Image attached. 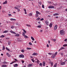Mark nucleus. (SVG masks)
<instances>
[{"label":"nucleus","instance_id":"62","mask_svg":"<svg viewBox=\"0 0 67 67\" xmlns=\"http://www.w3.org/2000/svg\"><path fill=\"white\" fill-rule=\"evenodd\" d=\"M48 54H49V55H51L52 53H48Z\"/></svg>","mask_w":67,"mask_h":67},{"label":"nucleus","instance_id":"15","mask_svg":"<svg viewBox=\"0 0 67 67\" xmlns=\"http://www.w3.org/2000/svg\"><path fill=\"white\" fill-rule=\"evenodd\" d=\"M7 1H5L4 2L3 4H7Z\"/></svg>","mask_w":67,"mask_h":67},{"label":"nucleus","instance_id":"14","mask_svg":"<svg viewBox=\"0 0 67 67\" xmlns=\"http://www.w3.org/2000/svg\"><path fill=\"white\" fill-rule=\"evenodd\" d=\"M18 66V65L17 64H15L14 65V67H17Z\"/></svg>","mask_w":67,"mask_h":67},{"label":"nucleus","instance_id":"64","mask_svg":"<svg viewBox=\"0 0 67 67\" xmlns=\"http://www.w3.org/2000/svg\"><path fill=\"white\" fill-rule=\"evenodd\" d=\"M18 42H21V40H18Z\"/></svg>","mask_w":67,"mask_h":67},{"label":"nucleus","instance_id":"16","mask_svg":"<svg viewBox=\"0 0 67 67\" xmlns=\"http://www.w3.org/2000/svg\"><path fill=\"white\" fill-rule=\"evenodd\" d=\"M7 66L6 65H2V67H7Z\"/></svg>","mask_w":67,"mask_h":67},{"label":"nucleus","instance_id":"45","mask_svg":"<svg viewBox=\"0 0 67 67\" xmlns=\"http://www.w3.org/2000/svg\"><path fill=\"white\" fill-rule=\"evenodd\" d=\"M42 7L43 8H44V4H43L42 5Z\"/></svg>","mask_w":67,"mask_h":67},{"label":"nucleus","instance_id":"39","mask_svg":"<svg viewBox=\"0 0 67 67\" xmlns=\"http://www.w3.org/2000/svg\"><path fill=\"white\" fill-rule=\"evenodd\" d=\"M37 27H39V28H41V26L40 25H39L38 26H37Z\"/></svg>","mask_w":67,"mask_h":67},{"label":"nucleus","instance_id":"8","mask_svg":"<svg viewBox=\"0 0 67 67\" xmlns=\"http://www.w3.org/2000/svg\"><path fill=\"white\" fill-rule=\"evenodd\" d=\"M36 14H39V15H41V13H40L38 11H36Z\"/></svg>","mask_w":67,"mask_h":67},{"label":"nucleus","instance_id":"49","mask_svg":"<svg viewBox=\"0 0 67 67\" xmlns=\"http://www.w3.org/2000/svg\"><path fill=\"white\" fill-rule=\"evenodd\" d=\"M29 45H32V43L30 42H29Z\"/></svg>","mask_w":67,"mask_h":67},{"label":"nucleus","instance_id":"5","mask_svg":"<svg viewBox=\"0 0 67 67\" xmlns=\"http://www.w3.org/2000/svg\"><path fill=\"white\" fill-rule=\"evenodd\" d=\"M55 7L54 6H49L48 7V8L49 9H54Z\"/></svg>","mask_w":67,"mask_h":67},{"label":"nucleus","instance_id":"52","mask_svg":"<svg viewBox=\"0 0 67 67\" xmlns=\"http://www.w3.org/2000/svg\"><path fill=\"white\" fill-rule=\"evenodd\" d=\"M3 64H7V62H4L3 63Z\"/></svg>","mask_w":67,"mask_h":67},{"label":"nucleus","instance_id":"44","mask_svg":"<svg viewBox=\"0 0 67 67\" xmlns=\"http://www.w3.org/2000/svg\"><path fill=\"white\" fill-rule=\"evenodd\" d=\"M36 20H40V18H37L36 19Z\"/></svg>","mask_w":67,"mask_h":67},{"label":"nucleus","instance_id":"19","mask_svg":"<svg viewBox=\"0 0 67 67\" xmlns=\"http://www.w3.org/2000/svg\"><path fill=\"white\" fill-rule=\"evenodd\" d=\"M38 54H37L36 53H34L32 54V55H38Z\"/></svg>","mask_w":67,"mask_h":67},{"label":"nucleus","instance_id":"33","mask_svg":"<svg viewBox=\"0 0 67 67\" xmlns=\"http://www.w3.org/2000/svg\"><path fill=\"white\" fill-rule=\"evenodd\" d=\"M26 26H29V27H31V26L30 25H29L28 24H27L26 25Z\"/></svg>","mask_w":67,"mask_h":67},{"label":"nucleus","instance_id":"27","mask_svg":"<svg viewBox=\"0 0 67 67\" xmlns=\"http://www.w3.org/2000/svg\"><path fill=\"white\" fill-rule=\"evenodd\" d=\"M6 49L8 51H10V49H9L8 48H7V47H6Z\"/></svg>","mask_w":67,"mask_h":67},{"label":"nucleus","instance_id":"48","mask_svg":"<svg viewBox=\"0 0 67 67\" xmlns=\"http://www.w3.org/2000/svg\"><path fill=\"white\" fill-rule=\"evenodd\" d=\"M64 47H62L61 48H60V49H61V50H62V49H64Z\"/></svg>","mask_w":67,"mask_h":67},{"label":"nucleus","instance_id":"20","mask_svg":"<svg viewBox=\"0 0 67 67\" xmlns=\"http://www.w3.org/2000/svg\"><path fill=\"white\" fill-rule=\"evenodd\" d=\"M43 66H45V62L44 61L43 62Z\"/></svg>","mask_w":67,"mask_h":67},{"label":"nucleus","instance_id":"35","mask_svg":"<svg viewBox=\"0 0 67 67\" xmlns=\"http://www.w3.org/2000/svg\"><path fill=\"white\" fill-rule=\"evenodd\" d=\"M22 30L23 31L24 33H26L27 32L26 31H25L24 29H23Z\"/></svg>","mask_w":67,"mask_h":67},{"label":"nucleus","instance_id":"13","mask_svg":"<svg viewBox=\"0 0 67 67\" xmlns=\"http://www.w3.org/2000/svg\"><path fill=\"white\" fill-rule=\"evenodd\" d=\"M10 20L11 21H15L16 20L15 19L13 18H11L10 19Z\"/></svg>","mask_w":67,"mask_h":67},{"label":"nucleus","instance_id":"61","mask_svg":"<svg viewBox=\"0 0 67 67\" xmlns=\"http://www.w3.org/2000/svg\"><path fill=\"white\" fill-rule=\"evenodd\" d=\"M25 13L26 14H27V12H26H26H25Z\"/></svg>","mask_w":67,"mask_h":67},{"label":"nucleus","instance_id":"21","mask_svg":"<svg viewBox=\"0 0 67 67\" xmlns=\"http://www.w3.org/2000/svg\"><path fill=\"white\" fill-rule=\"evenodd\" d=\"M25 38H29V37H27L26 35H25V36H24Z\"/></svg>","mask_w":67,"mask_h":67},{"label":"nucleus","instance_id":"11","mask_svg":"<svg viewBox=\"0 0 67 67\" xmlns=\"http://www.w3.org/2000/svg\"><path fill=\"white\" fill-rule=\"evenodd\" d=\"M65 64V62H64L62 63H61L60 64L61 65H64Z\"/></svg>","mask_w":67,"mask_h":67},{"label":"nucleus","instance_id":"60","mask_svg":"<svg viewBox=\"0 0 67 67\" xmlns=\"http://www.w3.org/2000/svg\"><path fill=\"white\" fill-rule=\"evenodd\" d=\"M51 66H53V62H52L51 63Z\"/></svg>","mask_w":67,"mask_h":67},{"label":"nucleus","instance_id":"24","mask_svg":"<svg viewBox=\"0 0 67 67\" xmlns=\"http://www.w3.org/2000/svg\"><path fill=\"white\" fill-rule=\"evenodd\" d=\"M52 24H50L49 25V26L50 27H52Z\"/></svg>","mask_w":67,"mask_h":67},{"label":"nucleus","instance_id":"34","mask_svg":"<svg viewBox=\"0 0 67 67\" xmlns=\"http://www.w3.org/2000/svg\"><path fill=\"white\" fill-rule=\"evenodd\" d=\"M14 27V26H11V29H13Z\"/></svg>","mask_w":67,"mask_h":67},{"label":"nucleus","instance_id":"55","mask_svg":"<svg viewBox=\"0 0 67 67\" xmlns=\"http://www.w3.org/2000/svg\"><path fill=\"white\" fill-rule=\"evenodd\" d=\"M22 63L23 64L24 63V61L23 60L22 61Z\"/></svg>","mask_w":67,"mask_h":67},{"label":"nucleus","instance_id":"32","mask_svg":"<svg viewBox=\"0 0 67 67\" xmlns=\"http://www.w3.org/2000/svg\"><path fill=\"white\" fill-rule=\"evenodd\" d=\"M22 35H23V36H24V37L25 36V33H24V32H23Z\"/></svg>","mask_w":67,"mask_h":67},{"label":"nucleus","instance_id":"1","mask_svg":"<svg viewBox=\"0 0 67 67\" xmlns=\"http://www.w3.org/2000/svg\"><path fill=\"white\" fill-rule=\"evenodd\" d=\"M10 32L11 33H13V34H15V36H17V37H19L20 36V35L19 34H16V32H15L14 31H10Z\"/></svg>","mask_w":67,"mask_h":67},{"label":"nucleus","instance_id":"2","mask_svg":"<svg viewBox=\"0 0 67 67\" xmlns=\"http://www.w3.org/2000/svg\"><path fill=\"white\" fill-rule=\"evenodd\" d=\"M16 7L14 8V9L17 10V11L18 12H20V9H19V8H20V7L19 5H16Z\"/></svg>","mask_w":67,"mask_h":67},{"label":"nucleus","instance_id":"10","mask_svg":"<svg viewBox=\"0 0 67 67\" xmlns=\"http://www.w3.org/2000/svg\"><path fill=\"white\" fill-rule=\"evenodd\" d=\"M6 55L9 57H11V55H10V54H9L8 53H6Z\"/></svg>","mask_w":67,"mask_h":67},{"label":"nucleus","instance_id":"38","mask_svg":"<svg viewBox=\"0 0 67 67\" xmlns=\"http://www.w3.org/2000/svg\"><path fill=\"white\" fill-rule=\"evenodd\" d=\"M67 46V44L64 45L63 46V47H65V46Z\"/></svg>","mask_w":67,"mask_h":67},{"label":"nucleus","instance_id":"37","mask_svg":"<svg viewBox=\"0 0 67 67\" xmlns=\"http://www.w3.org/2000/svg\"><path fill=\"white\" fill-rule=\"evenodd\" d=\"M27 48L28 50L29 49H32V48Z\"/></svg>","mask_w":67,"mask_h":67},{"label":"nucleus","instance_id":"26","mask_svg":"<svg viewBox=\"0 0 67 67\" xmlns=\"http://www.w3.org/2000/svg\"><path fill=\"white\" fill-rule=\"evenodd\" d=\"M0 37L1 38H3V37H4V35H2Z\"/></svg>","mask_w":67,"mask_h":67},{"label":"nucleus","instance_id":"57","mask_svg":"<svg viewBox=\"0 0 67 67\" xmlns=\"http://www.w3.org/2000/svg\"><path fill=\"white\" fill-rule=\"evenodd\" d=\"M67 41V39H65V40H64V41L65 42H66V41Z\"/></svg>","mask_w":67,"mask_h":67},{"label":"nucleus","instance_id":"18","mask_svg":"<svg viewBox=\"0 0 67 67\" xmlns=\"http://www.w3.org/2000/svg\"><path fill=\"white\" fill-rule=\"evenodd\" d=\"M31 66H32V64H29L28 66V67H31Z\"/></svg>","mask_w":67,"mask_h":67},{"label":"nucleus","instance_id":"22","mask_svg":"<svg viewBox=\"0 0 67 67\" xmlns=\"http://www.w3.org/2000/svg\"><path fill=\"white\" fill-rule=\"evenodd\" d=\"M38 14H36V18H37V17H38Z\"/></svg>","mask_w":67,"mask_h":67},{"label":"nucleus","instance_id":"54","mask_svg":"<svg viewBox=\"0 0 67 67\" xmlns=\"http://www.w3.org/2000/svg\"><path fill=\"white\" fill-rule=\"evenodd\" d=\"M9 39H10V38H6V40H9Z\"/></svg>","mask_w":67,"mask_h":67},{"label":"nucleus","instance_id":"17","mask_svg":"<svg viewBox=\"0 0 67 67\" xmlns=\"http://www.w3.org/2000/svg\"><path fill=\"white\" fill-rule=\"evenodd\" d=\"M8 31L5 30V31H3V33H8Z\"/></svg>","mask_w":67,"mask_h":67},{"label":"nucleus","instance_id":"47","mask_svg":"<svg viewBox=\"0 0 67 67\" xmlns=\"http://www.w3.org/2000/svg\"><path fill=\"white\" fill-rule=\"evenodd\" d=\"M57 54V52H56L54 54L55 55V56H56Z\"/></svg>","mask_w":67,"mask_h":67},{"label":"nucleus","instance_id":"43","mask_svg":"<svg viewBox=\"0 0 67 67\" xmlns=\"http://www.w3.org/2000/svg\"><path fill=\"white\" fill-rule=\"evenodd\" d=\"M31 60L33 63L35 61L34 60V59H31Z\"/></svg>","mask_w":67,"mask_h":67},{"label":"nucleus","instance_id":"29","mask_svg":"<svg viewBox=\"0 0 67 67\" xmlns=\"http://www.w3.org/2000/svg\"><path fill=\"white\" fill-rule=\"evenodd\" d=\"M29 16H32V13H30L29 15Z\"/></svg>","mask_w":67,"mask_h":67},{"label":"nucleus","instance_id":"63","mask_svg":"<svg viewBox=\"0 0 67 67\" xmlns=\"http://www.w3.org/2000/svg\"><path fill=\"white\" fill-rule=\"evenodd\" d=\"M40 32H43V30H40Z\"/></svg>","mask_w":67,"mask_h":67},{"label":"nucleus","instance_id":"40","mask_svg":"<svg viewBox=\"0 0 67 67\" xmlns=\"http://www.w3.org/2000/svg\"><path fill=\"white\" fill-rule=\"evenodd\" d=\"M21 52L23 53H24V49L22 50H21Z\"/></svg>","mask_w":67,"mask_h":67},{"label":"nucleus","instance_id":"23","mask_svg":"<svg viewBox=\"0 0 67 67\" xmlns=\"http://www.w3.org/2000/svg\"><path fill=\"white\" fill-rule=\"evenodd\" d=\"M57 63H56L54 65V67H56L57 66Z\"/></svg>","mask_w":67,"mask_h":67},{"label":"nucleus","instance_id":"12","mask_svg":"<svg viewBox=\"0 0 67 67\" xmlns=\"http://www.w3.org/2000/svg\"><path fill=\"white\" fill-rule=\"evenodd\" d=\"M59 15V14L58 13H55L53 14V15L54 16H56L57 15Z\"/></svg>","mask_w":67,"mask_h":67},{"label":"nucleus","instance_id":"53","mask_svg":"<svg viewBox=\"0 0 67 67\" xmlns=\"http://www.w3.org/2000/svg\"><path fill=\"white\" fill-rule=\"evenodd\" d=\"M38 3L40 4H42V3L41 2H38Z\"/></svg>","mask_w":67,"mask_h":67},{"label":"nucleus","instance_id":"41","mask_svg":"<svg viewBox=\"0 0 67 67\" xmlns=\"http://www.w3.org/2000/svg\"><path fill=\"white\" fill-rule=\"evenodd\" d=\"M14 60H15V61L16 62H18V60H17V59H14Z\"/></svg>","mask_w":67,"mask_h":67},{"label":"nucleus","instance_id":"30","mask_svg":"<svg viewBox=\"0 0 67 67\" xmlns=\"http://www.w3.org/2000/svg\"><path fill=\"white\" fill-rule=\"evenodd\" d=\"M5 49V47L4 46H3L2 50H4Z\"/></svg>","mask_w":67,"mask_h":67},{"label":"nucleus","instance_id":"42","mask_svg":"<svg viewBox=\"0 0 67 67\" xmlns=\"http://www.w3.org/2000/svg\"><path fill=\"white\" fill-rule=\"evenodd\" d=\"M40 20V21H43V20H44V18H42Z\"/></svg>","mask_w":67,"mask_h":67},{"label":"nucleus","instance_id":"3","mask_svg":"<svg viewBox=\"0 0 67 67\" xmlns=\"http://www.w3.org/2000/svg\"><path fill=\"white\" fill-rule=\"evenodd\" d=\"M60 35H64L65 34V31L63 30H60Z\"/></svg>","mask_w":67,"mask_h":67},{"label":"nucleus","instance_id":"36","mask_svg":"<svg viewBox=\"0 0 67 67\" xmlns=\"http://www.w3.org/2000/svg\"><path fill=\"white\" fill-rule=\"evenodd\" d=\"M8 15L9 16H12V15L11 14H8Z\"/></svg>","mask_w":67,"mask_h":67},{"label":"nucleus","instance_id":"7","mask_svg":"<svg viewBox=\"0 0 67 67\" xmlns=\"http://www.w3.org/2000/svg\"><path fill=\"white\" fill-rule=\"evenodd\" d=\"M45 23L47 25H48L49 22L47 20H46L45 21Z\"/></svg>","mask_w":67,"mask_h":67},{"label":"nucleus","instance_id":"58","mask_svg":"<svg viewBox=\"0 0 67 67\" xmlns=\"http://www.w3.org/2000/svg\"><path fill=\"white\" fill-rule=\"evenodd\" d=\"M47 47H49V45L48 44H47Z\"/></svg>","mask_w":67,"mask_h":67},{"label":"nucleus","instance_id":"4","mask_svg":"<svg viewBox=\"0 0 67 67\" xmlns=\"http://www.w3.org/2000/svg\"><path fill=\"white\" fill-rule=\"evenodd\" d=\"M19 57L20 58H24V56L23 54L20 55L19 56Z\"/></svg>","mask_w":67,"mask_h":67},{"label":"nucleus","instance_id":"59","mask_svg":"<svg viewBox=\"0 0 67 67\" xmlns=\"http://www.w3.org/2000/svg\"><path fill=\"white\" fill-rule=\"evenodd\" d=\"M57 5V3H56L55 4H54V5Z\"/></svg>","mask_w":67,"mask_h":67},{"label":"nucleus","instance_id":"51","mask_svg":"<svg viewBox=\"0 0 67 67\" xmlns=\"http://www.w3.org/2000/svg\"><path fill=\"white\" fill-rule=\"evenodd\" d=\"M39 65L40 66H41L42 65V63H40L39 64Z\"/></svg>","mask_w":67,"mask_h":67},{"label":"nucleus","instance_id":"56","mask_svg":"<svg viewBox=\"0 0 67 67\" xmlns=\"http://www.w3.org/2000/svg\"><path fill=\"white\" fill-rule=\"evenodd\" d=\"M61 55H62V56H63V55H64V53H61Z\"/></svg>","mask_w":67,"mask_h":67},{"label":"nucleus","instance_id":"28","mask_svg":"<svg viewBox=\"0 0 67 67\" xmlns=\"http://www.w3.org/2000/svg\"><path fill=\"white\" fill-rule=\"evenodd\" d=\"M52 41H53V42H55L56 41V39H52Z\"/></svg>","mask_w":67,"mask_h":67},{"label":"nucleus","instance_id":"50","mask_svg":"<svg viewBox=\"0 0 67 67\" xmlns=\"http://www.w3.org/2000/svg\"><path fill=\"white\" fill-rule=\"evenodd\" d=\"M24 11H25V12L26 11V10L25 8H24Z\"/></svg>","mask_w":67,"mask_h":67},{"label":"nucleus","instance_id":"6","mask_svg":"<svg viewBox=\"0 0 67 67\" xmlns=\"http://www.w3.org/2000/svg\"><path fill=\"white\" fill-rule=\"evenodd\" d=\"M57 26L55 25L54 27V30H57Z\"/></svg>","mask_w":67,"mask_h":67},{"label":"nucleus","instance_id":"46","mask_svg":"<svg viewBox=\"0 0 67 67\" xmlns=\"http://www.w3.org/2000/svg\"><path fill=\"white\" fill-rule=\"evenodd\" d=\"M10 44H11V42H8V45H10Z\"/></svg>","mask_w":67,"mask_h":67},{"label":"nucleus","instance_id":"31","mask_svg":"<svg viewBox=\"0 0 67 67\" xmlns=\"http://www.w3.org/2000/svg\"><path fill=\"white\" fill-rule=\"evenodd\" d=\"M36 62L37 63V64H39V63H40V60H38Z\"/></svg>","mask_w":67,"mask_h":67},{"label":"nucleus","instance_id":"9","mask_svg":"<svg viewBox=\"0 0 67 67\" xmlns=\"http://www.w3.org/2000/svg\"><path fill=\"white\" fill-rule=\"evenodd\" d=\"M55 56H56V55H55V54H53V55L51 57V58H54L55 57Z\"/></svg>","mask_w":67,"mask_h":67},{"label":"nucleus","instance_id":"25","mask_svg":"<svg viewBox=\"0 0 67 67\" xmlns=\"http://www.w3.org/2000/svg\"><path fill=\"white\" fill-rule=\"evenodd\" d=\"M31 39H32V41H34V38L32 36L31 37Z\"/></svg>","mask_w":67,"mask_h":67}]
</instances>
